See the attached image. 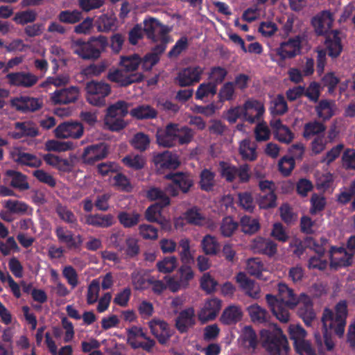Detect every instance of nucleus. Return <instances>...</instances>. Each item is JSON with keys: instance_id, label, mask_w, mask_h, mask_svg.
Returning a JSON list of instances; mask_svg holds the SVG:
<instances>
[{"instance_id": "10", "label": "nucleus", "mask_w": 355, "mask_h": 355, "mask_svg": "<svg viewBox=\"0 0 355 355\" xmlns=\"http://www.w3.org/2000/svg\"><path fill=\"white\" fill-rule=\"evenodd\" d=\"M153 162L159 173H163L167 169H176L180 164L177 154L169 150L154 153Z\"/></svg>"}, {"instance_id": "49", "label": "nucleus", "mask_w": 355, "mask_h": 355, "mask_svg": "<svg viewBox=\"0 0 355 355\" xmlns=\"http://www.w3.org/2000/svg\"><path fill=\"white\" fill-rule=\"evenodd\" d=\"M201 246L205 254L216 255L219 252V243L217 239L209 234L204 236Z\"/></svg>"}, {"instance_id": "19", "label": "nucleus", "mask_w": 355, "mask_h": 355, "mask_svg": "<svg viewBox=\"0 0 355 355\" xmlns=\"http://www.w3.org/2000/svg\"><path fill=\"white\" fill-rule=\"evenodd\" d=\"M6 78L10 85L24 88L34 86L39 80L36 75L25 71L10 73L6 75Z\"/></svg>"}, {"instance_id": "5", "label": "nucleus", "mask_w": 355, "mask_h": 355, "mask_svg": "<svg viewBox=\"0 0 355 355\" xmlns=\"http://www.w3.org/2000/svg\"><path fill=\"white\" fill-rule=\"evenodd\" d=\"M219 168L220 176L227 182H233L238 178L240 183H246L251 177L250 167L248 164L237 167L230 163L220 161Z\"/></svg>"}, {"instance_id": "2", "label": "nucleus", "mask_w": 355, "mask_h": 355, "mask_svg": "<svg viewBox=\"0 0 355 355\" xmlns=\"http://www.w3.org/2000/svg\"><path fill=\"white\" fill-rule=\"evenodd\" d=\"M107 38L102 35L92 36L87 41L82 39L73 40L71 49L74 54L84 60H96L108 46Z\"/></svg>"}, {"instance_id": "22", "label": "nucleus", "mask_w": 355, "mask_h": 355, "mask_svg": "<svg viewBox=\"0 0 355 355\" xmlns=\"http://www.w3.org/2000/svg\"><path fill=\"white\" fill-rule=\"evenodd\" d=\"M297 314L306 326H311L313 320L315 318V313L313 308V302L311 297L302 293L300 295V301Z\"/></svg>"}, {"instance_id": "7", "label": "nucleus", "mask_w": 355, "mask_h": 355, "mask_svg": "<svg viewBox=\"0 0 355 355\" xmlns=\"http://www.w3.org/2000/svg\"><path fill=\"white\" fill-rule=\"evenodd\" d=\"M166 179L171 180L172 184H168L166 187L173 196H176L181 191L184 193H187L193 184V179L187 173L176 172L169 173L165 175Z\"/></svg>"}, {"instance_id": "34", "label": "nucleus", "mask_w": 355, "mask_h": 355, "mask_svg": "<svg viewBox=\"0 0 355 355\" xmlns=\"http://www.w3.org/2000/svg\"><path fill=\"white\" fill-rule=\"evenodd\" d=\"M159 29V33L161 36L166 35L164 27L162 25L159 20L155 18H150L148 20L145 19L144 21V31L148 39L153 42H157L158 38L156 32Z\"/></svg>"}, {"instance_id": "47", "label": "nucleus", "mask_w": 355, "mask_h": 355, "mask_svg": "<svg viewBox=\"0 0 355 355\" xmlns=\"http://www.w3.org/2000/svg\"><path fill=\"white\" fill-rule=\"evenodd\" d=\"M215 173L209 169H203L200 175V187L205 191H211L214 187Z\"/></svg>"}, {"instance_id": "54", "label": "nucleus", "mask_w": 355, "mask_h": 355, "mask_svg": "<svg viewBox=\"0 0 355 355\" xmlns=\"http://www.w3.org/2000/svg\"><path fill=\"white\" fill-rule=\"evenodd\" d=\"M242 231L248 234H253L260 229L259 220L248 216H243L241 218Z\"/></svg>"}, {"instance_id": "25", "label": "nucleus", "mask_w": 355, "mask_h": 355, "mask_svg": "<svg viewBox=\"0 0 355 355\" xmlns=\"http://www.w3.org/2000/svg\"><path fill=\"white\" fill-rule=\"evenodd\" d=\"M221 308V301L218 298L207 300L200 311L198 313V319L202 323L213 320L216 317Z\"/></svg>"}, {"instance_id": "50", "label": "nucleus", "mask_w": 355, "mask_h": 355, "mask_svg": "<svg viewBox=\"0 0 355 355\" xmlns=\"http://www.w3.org/2000/svg\"><path fill=\"white\" fill-rule=\"evenodd\" d=\"M248 311L253 322L264 323L267 321L268 313L258 304L250 305L248 308Z\"/></svg>"}, {"instance_id": "12", "label": "nucleus", "mask_w": 355, "mask_h": 355, "mask_svg": "<svg viewBox=\"0 0 355 355\" xmlns=\"http://www.w3.org/2000/svg\"><path fill=\"white\" fill-rule=\"evenodd\" d=\"M302 40L299 35L289 38L286 42H282L276 49L277 55L281 60L291 59L301 53Z\"/></svg>"}, {"instance_id": "60", "label": "nucleus", "mask_w": 355, "mask_h": 355, "mask_svg": "<svg viewBox=\"0 0 355 355\" xmlns=\"http://www.w3.org/2000/svg\"><path fill=\"white\" fill-rule=\"evenodd\" d=\"M246 270L250 275L260 278L263 270V264L259 258H251L247 261Z\"/></svg>"}, {"instance_id": "53", "label": "nucleus", "mask_w": 355, "mask_h": 355, "mask_svg": "<svg viewBox=\"0 0 355 355\" xmlns=\"http://www.w3.org/2000/svg\"><path fill=\"white\" fill-rule=\"evenodd\" d=\"M83 18L82 12L78 10H62L58 15V20L64 24H74Z\"/></svg>"}, {"instance_id": "8", "label": "nucleus", "mask_w": 355, "mask_h": 355, "mask_svg": "<svg viewBox=\"0 0 355 355\" xmlns=\"http://www.w3.org/2000/svg\"><path fill=\"white\" fill-rule=\"evenodd\" d=\"M329 257L330 268L336 270L349 267L353 264V253H349L343 246H331L329 250Z\"/></svg>"}, {"instance_id": "15", "label": "nucleus", "mask_w": 355, "mask_h": 355, "mask_svg": "<svg viewBox=\"0 0 355 355\" xmlns=\"http://www.w3.org/2000/svg\"><path fill=\"white\" fill-rule=\"evenodd\" d=\"M148 327L161 345L166 344L173 335L169 324L163 320L154 318L148 322Z\"/></svg>"}, {"instance_id": "11", "label": "nucleus", "mask_w": 355, "mask_h": 355, "mask_svg": "<svg viewBox=\"0 0 355 355\" xmlns=\"http://www.w3.org/2000/svg\"><path fill=\"white\" fill-rule=\"evenodd\" d=\"M43 100L28 96H21L10 100V105L21 113L35 112L43 106Z\"/></svg>"}, {"instance_id": "31", "label": "nucleus", "mask_w": 355, "mask_h": 355, "mask_svg": "<svg viewBox=\"0 0 355 355\" xmlns=\"http://www.w3.org/2000/svg\"><path fill=\"white\" fill-rule=\"evenodd\" d=\"M55 234L58 241L66 243L69 248H78L83 242L80 235L77 236L78 241H76L72 232L62 226H58L55 228Z\"/></svg>"}, {"instance_id": "59", "label": "nucleus", "mask_w": 355, "mask_h": 355, "mask_svg": "<svg viewBox=\"0 0 355 355\" xmlns=\"http://www.w3.org/2000/svg\"><path fill=\"white\" fill-rule=\"evenodd\" d=\"M277 196L274 191L259 194L257 203L261 209H267L276 206Z\"/></svg>"}, {"instance_id": "3", "label": "nucleus", "mask_w": 355, "mask_h": 355, "mask_svg": "<svg viewBox=\"0 0 355 355\" xmlns=\"http://www.w3.org/2000/svg\"><path fill=\"white\" fill-rule=\"evenodd\" d=\"M263 347L270 355H288L289 346L286 336L277 325L260 331Z\"/></svg>"}, {"instance_id": "36", "label": "nucleus", "mask_w": 355, "mask_h": 355, "mask_svg": "<svg viewBox=\"0 0 355 355\" xmlns=\"http://www.w3.org/2000/svg\"><path fill=\"white\" fill-rule=\"evenodd\" d=\"M130 115L138 120L153 119L157 116V111L149 105H140L132 109Z\"/></svg>"}, {"instance_id": "37", "label": "nucleus", "mask_w": 355, "mask_h": 355, "mask_svg": "<svg viewBox=\"0 0 355 355\" xmlns=\"http://www.w3.org/2000/svg\"><path fill=\"white\" fill-rule=\"evenodd\" d=\"M242 315L243 313L239 306H229L223 311L220 317V321L224 324H234L241 320Z\"/></svg>"}, {"instance_id": "29", "label": "nucleus", "mask_w": 355, "mask_h": 355, "mask_svg": "<svg viewBox=\"0 0 355 355\" xmlns=\"http://www.w3.org/2000/svg\"><path fill=\"white\" fill-rule=\"evenodd\" d=\"M12 158L15 163L21 166L39 168L42 164V159L35 155L21 150L13 152Z\"/></svg>"}, {"instance_id": "13", "label": "nucleus", "mask_w": 355, "mask_h": 355, "mask_svg": "<svg viewBox=\"0 0 355 355\" xmlns=\"http://www.w3.org/2000/svg\"><path fill=\"white\" fill-rule=\"evenodd\" d=\"M178 124L169 123L164 129H159L156 133L157 143L159 146L170 148L178 142Z\"/></svg>"}, {"instance_id": "26", "label": "nucleus", "mask_w": 355, "mask_h": 355, "mask_svg": "<svg viewBox=\"0 0 355 355\" xmlns=\"http://www.w3.org/2000/svg\"><path fill=\"white\" fill-rule=\"evenodd\" d=\"M266 299L271 311L277 318V319H278L280 322L285 323L288 322L290 314L288 310L286 307L287 306L286 304L281 303L277 297L271 294H267Z\"/></svg>"}, {"instance_id": "16", "label": "nucleus", "mask_w": 355, "mask_h": 355, "mask_svg": "<svg viewBox=\"0 0 355 355\" xmlns=\"http://www.w3.org/2000/svg\"><path fill=\"white\" fill-rule=\"evenodd\" d=\"M108 148L104 143L91 145L85 148L82 159L85 164L92 165L96 162L105 158Z\"/></svg>"}, {"instance_id": "23", "label": "nucleus", "mask_w": 355, "mask_h": 355, "mask_svg": "<svg viewBox=\"0 0 355 355\" xmlns=\"http://www.w3.org/2000/svg\"><path fill=\"white\" fill-rule=\"evenodd\" d=\"M333 22V15L329 10H324L312 19V25L320 35H327L331 31Z\"/></svg>"}, {"instance_id": "17", "label": "nucleus", "mask_w": 355, "mask_h": 355, "mask_svg": "<svg viewBox=\"0 0 355 355\" xmlns=\"http://www.w3.org/2000/svg\"><path fill=\"white\" fill-rule=\"evenodd\" d=\"M196 314L193 307L189 306L179 312L175 320V327L180 334L188 332L196 325Z\"/></svg>"}, {"instance_id": "57", "label": "nucleus", "mask_w": 355, "mask_h": 355, "mask_svg": "<svg viewBox=\"0 0 355 355\" xmlns=\"http://www.w3.org/2000/svg\"><path fill=\"white\" fill-rule=\"evenodd\" d=\"M288 111V105L282 94H278L272 101L270 106V112L273 116L283 115Z\"/></svg>"}, {"instance_id": "43", "label": "nucleus", "mask_w": 355, "mask_h": 355, "mask_svg": "<svg viewBox=\"0 0 355 355\" xmlns=\"http://www.w3.org/2000/svg\"><path fill=\"white\" fill-rule=\"evenodd\" d=\"M141 217L137 212L130 213L125 211L119 212L117 216L120 224L125 228H131L138 225Z\"/></svg>"}, {"instance_id": "62", "label": "nucleus", "mask_w": 355, "mask_h": 355, "mask_svg": "<svg viewBox=\"0 0 355 355\" xmlns=\"http://www.w3.org/2000/svg\"><path fill=\"white\" fill-rule=\"evenodd\" d=\"M116 19L108 15H103L97 20V28L101 32H107L115 26Z\"/></svg>"}, {"instance_id": "39", "label": "nucleus", "mask_w": 355, "mask_h": 355, "mask_svg": "<svg viewBox=\"0 0 355 355\" xmlns=\"http://www.w3.org/2000/svg\"><path fill=\"white\" fill-rule=\"evenodd\" d=\"M146 197L150 201L157 200L158 202L155 204H159L162 206H168L171 202V200L165 191L155 187H150L146 191Z\"/></svg>"}, {"instance_id": "24", "label": "nucleus", "mask_w": 355, "mask_h": 355, "mask_svg": "<svg viewBox=\"0 0 355 355\" xmlns=\"http://www.w3.org/2000/svg\"><path fill=\"white\" fill-rule=\"evenodd\" d=\"M334 313L330 309H324L321 319L322 323V329L328 331L334 329L335 334L338 337H343L345 333L346 320H334Z\"/></svg>"}, {"instance_id": "20", "label": "nucleus", "mask_w": 355, "mask_h": 355, "mask_svg": "<svg viewBox=\"0 0 355 355\" xmlns=\"http://www.w3.org/2000/svg\"><path fill=\"white\" fill-rule=\"evenodd\" d=\"M14 128L15 130L10 133V135L15 139H20L23 137L34 138L40 135L37 125L30 120L15 122Z\"/></svg>"}, {"instance_id": "30", "label": "nucleus", "mask_w": 355, "mask_h": 355, "mask_svg": "<svg viewBox=\"0 0 355 355\" xmlns=\"http://www.w3.org/2000/svg\"><path fill=\"white\" fill-rule=\"evenodd\" d=\"M84 223L98 228H108L114 223V217L110 214H90L85 216Z\"/></svg>"}, {"instance_id": "48", "label": "nucleus", "mask_w": 355, "mask_h": 355, "mask_svg": "<svg viewBox=\"0 0 355 355\" xmlns=\"http://www.w3.org/2000/svg\"><path fill=\"white\" fill-rule=\"evenodd\" d=\"M128 106L129 104L125 101H118L107 108L105 116L124 117L128 113Z\"/></svg>"}, {"instance_id": "41", "label": "nucleus", "mask_w": 355, "mask_h": 355, "mask_svg": "<svg viewBox=\"0 0 355 355\" xmlns=\"http://www.w3.org/2000/svg\"><path fill=\"white\" fill-rule=\"evenodd\" d=\"M250 102H257L253 106L243 111V119L250 123H254L258 121L264 112L263 105L257 100H248Z\"/></svg>"}, {"instance_id": "56", "label": "nucleus", "mask_w": 355, "mask_h": 355, "mask_svg": "<svg viewBox=\"0 0 355 355\" xmlns=\"http://www.w3.org/2000/svg\"><path fill=\"white\" fill-rule=\"evenodd\" d=\"M178 259L175 256H169L164 257L162 260L159 261L156 266L159 272L162 273H170L173 272L177 267Z\"/></svg>"}, {"instance_id": "14", "label": "nucleus", "mask_w": 355, "mask_h": 355, "mask_svg": "<svg viewBox=\"0 0 355 355\" xmlns=\"http://www.w3.org/2000/svg\"><path fill=\"white\" fill-rule=\"evenodd\" d=\"M84 132V127L80 122H64L60 124L54 130L57 138L79 139Z\"/></svg>"}, {"instance_id": "42", "label": "nucleus", "mask_w": 355, "mask_h": 355, "mask_svg": "<svg viewBox=\"0 0 355 355\" xmlns=\"http://www.w3.org/2000/svg\"><path fill=\"white\" fill-rule=\"evenodd\" d=\"M4 208L12 214L24 215L27 213L29 206L23 201L8 199L3 201Z\"/></svg>"}, {"instance_id": "61", "label": "nucleus", "mask_w": 355, "mask_h": 355, "mask_svg": "<svg viewBox=\"0 0 355 355\" xmlns=\"http://www.w3.org/2000/svg\"><path fill=\"white\" fill-rule=\"evenodd\" d=\"M295 166V161L293 157L285 155L282 157L278 163V169L281 174L284 177L291 175Z\"/></svg>"}, {"instance_id": "35", "label": "nucleus", "mask_w": 355, "mask_h": 355, "mask_svg": "<svg viewBox=\"0 0 355 355\" xmlns=\"http://www.w3.org/2000/svg\"><path fill=\"white\" fill-rule=\"evenodd\" d=\"M257 145L249 139H245L239 143V153L243 160L254 161L257 158Z\"/></svg>"}, {"instance_id": "38", "label": "nucleus", "mask_w": 355, "mask_h": 355, "mask_svg": "<svg viewBox=\"0 0 355 355\" xmlns=\"http://www.w3.org/2000/svg\"><path fill=\"white\" fill-rule=\"evenodd\" d=\"M109 67L107 60H102L98 63H92L81 69L80 73L87 78L98 77L104 73Z\"/></svg>"}, {"instance_id": "51", "label": "nucleus", "mask_w": 355, "mask_h": 355, "mask_svg": "<svg viewBox=\"0 0 355 355\" xmlns=\"http://www.w3.org/2000/svg\"><path fill=\"white\" fill-rule=\"evenodd\" d=\"M76 147V145L73 142L67 141H60L58 140H48L45 144V148L47 151H56V152H63L69 150H72Z\"/></svg>"}, {"instance_id": "55", "label": "nucleus", "mask_w": 355, "mask_h": 355, "mask_svg": "<svg viewBox=\"0 0 355 355\" xmlns=\"http://www.w3.org/2000/svg\"><path fill=\"white\" fill-rule=\"evenodd\" d=\"M235 97V88L233 82L225 83L220 87L218 93V101L220 103L232 101Z\"/></svg>"}, {"instance_id": "58", "label": "nucleus", "mask_w": 355, "mask_h": 355, "mask_svg": "<svg viewBox=\"0 0 355 355\" xmlns=\"http://www.w3.org/2000/svg\"><path fill=\"white\" fill-rule=\"evenodd\" d=\"M310 202L311 208L309 212L311 215H316L323 211L327 205L325 197L317 193H313L311 196Z\"/></svg>"}, {"instance_id": "32", "label": "nucleus", "mask_w": 355, "mask_h": 355, "mask_svg": "<svg viewBox=\"0 0 355 355\" xmlns=\"http://www.w3.org/2000/svg\"><path fill=\"white\" fill-rule=\"evenodd\" d=\"M252 248L255 252L269 257L277 252V244L271 240L259 237L254 240Z\"/></svg>"}, {"instance_id": "44", "label": "nucleus", "mask_w": 355, "mask_h": 355, "mask_svg": "<svg viewBox=\"0 0 355 355\" xmlns=\"http://www.w3.org/2000/svg\"><path fill=\"white\" fill-rule=\"evenodd\" d=\"M55 212L59 218L64 223L69 224L71 227L77 225V218L73 212L67 206L60 203L55 207Z\"/></svg>"}, {"instance_id": "45", "label": "nucleus", "mask_w": 355, "mask_h": 355, "mask_svg": "<svg viewBox=\"0 0 355 355\" xmlns=\"http://www.w3.org/2000/svg\"><path fill=\"white\" fill-rule=\"evenodd\" d=\"M326 130V126L317 121H310L305 123L304 126L303 137L309 139L311 137L321 135Z\"/></svg>"}, {"instance_id": "9", "label": "nucleus", "mask_w": 355, "mask_h": 355, "mask_svg": "<svg viewBox=\"0 0 355 355\" xmlns=\"http://www.w3.org/2000/svg\"><path fill=\"white\" fill-rule=\"evenodd\" d=\"M204 69L198 65L189 66L179 71L175 83L180 87H189L200 82Z\"/></svg>"}, {"instance_id": "52", "label": "nucleus", "mask_w": 355, "mask_h": 355, "mask_svg": "<svg viewBox=\"0 0 355 355\" xmlns=\"http://www.w3.org/2000/svg\"><path fill=\"white\" fill-rule=\"evenodd\" d=\"M217 93V87L215 84L209 82L200 84L196 92V98L203 100L209 96H214Z\"/></svg>"}, {"instance_id": "33", "label": "nucleus", "mask_w": 355, "mask_h": 355, "mask_svg": "<svg viewBox=\"0 0 355 355\" xmlns=\"http://www.w3.org/2000/svg\"><path fill=\"white\" fill-rule=\"evenodd\" d=\"M279 296L277 297L281 303L286 304L287 307L294 308L300 301V297H297L292 289L285 284H279Z\"/></svg>"}, {"instance_id": "27", "label": "nucleus", "mask_w": 355, "mask_h": 355, "mask_svg": "<svg viewBox=\"0 0 355 355\" xmlns=\"http://www.w3.org/2000/svg\"><path fill=\"white\" fill-rule=\"evenodd\" d=\"M339 34L340 32L335 30L331 31L325 36L324 44L327 52L328 55L331 58L338 57L343 51V45Z\"/></svg>"}, {"instance_id": "46", "label": "nucleus", "mask_w": 355, "mask_h": 355, "mask_svg": "<svg viewBox=\"0 0 355 355\" xmlns=\"http://www.w3.org/2000/svg\"><path fill=\"white\" fill-rule=\"evenodd\" d=\"M254 104V102L245 101L243 106H236L230 108L226 114V119L230 123H235L239 118L241 116L243 117V111H246L247 109L252 107ZM257 104V102H255Z\"/></svg>"}, {"instance_id": "40", "label": "nucleus", "mask_w": 355, "mask_h": 355, "mask_svg": "<svg viewBox=\"0 0 355 355\" xmlns=\"http://www.w3.org/2000/svg\"><path fill=\"white\" fill-rule=\"evenodd\" d=\"M241 345L246 349H255L258 340L256 332L250 326H245L241 334Z\"/></svg>"}, {"instance_id": "6", "label": "nucleus", "mask_w": 355, "mask_h": 355, "mask_svg": "<svg viewBox=\"0 0 355 355\" xmlns=\"http://www.w3.org/2000/svg\"><path fill=\"white\" fill-rule=\"evenodd\" d=\"M194 277V272L189 265L182 264L178 270L176 274L166 277L168 288L173 293H176L189 286L190 282Z\"/></svg>"}, {"instance_id": "63", "label": "nucleus", "mask_w": 355, "mask_h": 355, "mask_svg": "<svg viewBox=\"0 0 355 355\" xmlns=\"http://www.w3.org/2000/svg\"><path fill=\"white\" fill-rule=\"evenodd\" d=\"M238 226V223L235 222L232 217H225L223 219L220 227L221 234L225 237H230L236 230Z\"/></svg>"}, {"instance_id": "1", "label": "nucleus", "mask_w": 355, "mask_h": 355, "mask_svg": "<svg viewBox=\"0 0 355 355\" xmlns=\"http://www.w3.org/2000/svg\"><path fill=\"white\" fill-rule=\"evenodd\" d=\"M141 62V58L137 54L121 57L120 64L125 71L118 69H110L107 75V78L110 81L116 83L119 87H124L135 83H140L144 79L142 73H132L126 74L125 73L136 71L139 68Z\"/></svg>"}, {"instance_id": "21", "label": "nucleus", "mask_w": 355, "mask_h": 355, "mask_svg": "<svg viewBox=\"0 0 355 355\" xmlns=\"http://www.w3.org/2000/svg\"><path fill=\"white\" fill-rule=\"evenodd\" d=\"M79 89L77 87L56 89L51 94V100L55 105H65L75 102L78 97Z\"/></svg>"}, {"instance_id": "28", "label": "nucleus", "mask_w": 355, "mask_h": 355, "mask_svg": "<svg viewBox=\"0 0 355 355\" xmlns=\"http://www.w3.org/2000/svg\"><path fill=\"white\" fill-rule=\"evenodd\" d=\"M5 180L8 181L10 185L19 191H26L30 189L27 176L21 172L8 169L5 172Z\"/></svg>"}, {"instance_id": "18", "label": "nucleus", "mask_w": 355, "mask_h": 355, "mask_svg": "<svg viewBox=\"0 0 355 355\" xmlns=\"http://www.w3.org/2000/svg\"><path fill=\"white\" fill-rule=\"evenodd\" d=\"M270 126L275 139L285 144H289L293 141L295 137L294 133L288 126L282 123L280 119L273 118L270 121Z\"/></svg>"}, {"instance_id": "4", "label": "nucleus", "mask_w": 355, "mask_h": 355, "mask_svg": "<svg viewBox=\"0 0 355 355\" xmlns=\"http://www.w3.org/2000/svg\"><path fill=\"white\" fill-rule=\"evenodd\" d=\"M87 102L94 106H104L106 103V97L112 92L111 86L104 81L91 80L86 83Z\"/></svg>"}, {"instance_id": "64", "label": "nucleus", "mask_w": 355, "mask_h": 355, "mask_svg": "<svg viewBox=\"0 0 355 355\" xmlns=\"http://www.w3.org/2000/svg\"><path fill=\"white\" fill-rule=\"evenodd\" d=\"M150 141L148 135L138 132L135 135L131 144L135 149L144 152L149 147Z\"/></svg>"}]
</instances>
